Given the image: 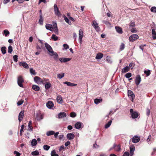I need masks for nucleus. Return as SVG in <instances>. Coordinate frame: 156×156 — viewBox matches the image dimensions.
<instances>
[{
    "instance_id": "f257e3e1",
    "label": "nucleus",
    "mask_w": 156,
    "mask_h": 156,
    "mask_svg": "<svg viewBox=\"0 0 156 156\" xmlns=\"http://www.w3.org/2000/svg\"><path fill=\"white\" fill-rule=\"evenodd\" d=\"M54 10L55 14L58 17H61L62 14L60 12L56 4H55L54 6Z\"/></svg>"
},
{
    "instance_id": "f03ea898",
    "label": "nucleus",
    "mask_w": 156,
    "mask_h": 156,
    "mask_svg": "<svg viewBox=\"0 0 156 156\" xmlns=\"http://www.w3.org/2000/svg\"><path fill=\"white\" fill-rule=\"evenodd\" d=\"M24 82V80L22 76H19L17 79V83L18 85L21 87H23L22 83Z\"/></svg>"
},
{
    "instance_id": "7ed1b4c3",
    "label": "nucleus",
    "mask_w": 156,
    "mask_h": 156,
    "mask_svg": "<svg viewBox=\"0 0 156 156\" xmlns=\"http://www.w3.org/2000/svg\"><path fill=\"white\" fill-rule=\"evenodd\" d=\"M130 112L133 119H136L138 117L139 114L137 112H134L133 109H131L130 110Z\"/></svg>"
},
{
    "instance_id": "20e7f679",
    "label": "nucleus",
    "mask_w": 156,
    "mask_h": 156,
    "mask_svg": "<svg viewBox=\"0 0 156 156\" xmlns=\"http://www.w3.org/2000/svg\"><path fill=\"white\" fill-rule=\"evenodd\" d=\"M128 95L130 98H131L130 100L131 101L133 102L135 98V95L133 92L130 90H128Z\"/></svg>"
},
{
    "instance_id": "39448f33",
    "label": "nucleus",
    "mask_w": 156,
    "mask_h": 156,
    "mask_svg": "<svg viewBox=\"0 0 156 156\" xmlns=\"http://www.w3.org/2000/svg\"><path fill=\"white\" fill-rule=\"evenodd\" d=\"M139 38L138 36L136 34H133L131 35L129 37V41L133 42Z\"/></svg>"
},
{
    "instance_id": "423d86ee",
    "label": "nucleus",
    "mask_w": 156,
    "mask_h": 156,
    "mask_svg": "<svg viewBox=\"0 0 156 156\" xmlns=\"http://www.w3.org/2000/svg\"><path fill=\"white\" fill-rule=\"evenodd\" d=\"M34 81L38 84H41L42 82V79L38 76H35L34 78Z\"/></svg>"
},
{
    "instance_id": "0eeeda50",
    "label": "nucleus",
    "mask_w": 156,
    "mask_h": 156,
    "mask_svg": "<svg viewBox=\"0 0 156 156\" xmlns=\"http://www.w3.org/2000/svg\"><path fill=\"white\" fill-rule=\"evenodd\" d=\"M141 80L140 76L139 75H137L135 80V83L137 86H138L140 83Z\"/></svg>"
},
{
    "instance_id": "6e6552de",
    "label": "nucleus",
    "mask_w": 156,
    "mask_h": 156,
    "mask_svg": "<svg viewBox=\"0 0 156 156\" xmlns=\"http://www.w3.org/2000/svg\"><path fill=\"white\" fill-rule=\"evenodd\" d=\"M44 44L46 49L50 53V54L53 53V52L54 51L53 50L52 48L48 44L46 43Z\"/></svg>"
},
{
    "instance_id": "1a4fd4ad",
    "label": "nucleus",
    "mask_w": 156,
    "mask_h": 156,
    "mask_svg": "<svg viewBox=\"0 0 156 156\" xmlns=\"http://www.w3.org/2000/svg\"><path fill=\"white\" fill-rule=\"evenodd\" d=\"M93 26H94V28L97 31H99L100 30V28L98 26V24L95 20H94L92 22Z\"/></svg>"
},
{
    "instance_id": "9d476101",
    "label": "nucleus",
    "mask_w": 156,
    "mask_h": 156,
    "mask_svg": "<svg viewBox=\"0 0 156 156\" xmlns=\"http://www.w3.org/2000/svg\"><path fill=\"white\" fill-rule=\"evenodd\" d=\"M71 59V58H61L59 59V60L62 63L70 61Z\"/></svg>"
},
{
    "instance_id": "9b49d317",
    "label": "nucleus",
    "mask_w": 156,
    "mask_h": 156,
    "mask_svg": "<svg viewBox=\"0 0 156 156\" xmlns=\"http://www.w3.org/2000/svg\"><path fill=\"white\" fill-rule=\"evenodd\" d=\"M132 141L134 143H136L139 142L140 140V138L137 136H134L132 139Z\"/></svg>"
},
{
    "instance_id": "f8f14e48",
    "label": "nucleus",
    "mask_w": 156,
    "mask_h": 156,
    "mask_svg": "<svg viewBox=\"0 0 156 156\" xmlns=\"http://www.w3.org/2000/svg\"><path fill=\"white\" fill-rule=\"evenodd\" d=\"M24 111H21L19 114L18 120L20 122H21L23 120L24 116Z\"/></svg>"
},
{
    "instance_id": "ddd939ff",
    "label": "nucleus",
    "mask_w": 156,
    "mask_h": 156,
    "mask_svg": "<svg viewBox=\"0 0 156 156\" xmlns=\"http://www.w3.org/2000/svg\"><path fill=\"white\" fill-rule=\"evenodd\" d=\"M83 37V30L80 29L79 33V39L80 42L82 41V38Z\"/></svg>"
},
{
    "instance_id": "4468645a",
    "label": "nucleus",
    "mask_w": 156,
    "mask_h": 156,
    "mask_svg": "<svg viewBox=\"0 0 156 156\" xmlns=\"http://www.w3.org/2000/svg\"><path fill=\"white\" fill-rule=\"evenodd\" d=\"M45 27L48 30L51 31H53V27H52V25L49 24H46L45 25Z\"/></svg>"
},
{
    "instance_id": "2eb2a0df",
    "label": "nucleus",
    "mask_w": 156,
    "mask_h": 156,
    "mask_svg": "<svg viewBox=\"0 0 156 156\" xmlns=\"http://www.w3.org/2000/svg\"><path fill=\"white\" fill-rule=\"evenodd\" d=\"M19 65L20 66H23L26 69L29 68V66L26 62H21L19 63Z\"/></svg>"
},
{
    "instance_id": "dca6fc26",
    "label": "nucleus",
    "mask_w": 156,
    "mask_h": 156,
    "mask_svg": "<svg viewBox=\"0 0 156 156\" xmlns=\"http://www.w3.org/2000/svg\"><path fill=\"white\" fill-rule=\"evenodd\" d=\"M66 116V113L64 112H61L58 114V119H62Z\"/></svg>"
},
{
    "instance_id": "f3484780",
    "label": "nucleus",
    "mask_w": 156,
    "mask_h": 156,
    "mask_svg": "<svg viewBox=\"0 0 156 156\" xmlns=\"http://www.w3.org/2000/svg\"><path fill=\"white\" fill-rule=\"evenodd\" d=\"M75 135L72 133H69L67 135V138L69 140H72L74 139Z\"/></svg>"
},
{
    "instance_id": "a211bd4d",
    "label": "nucleus",
    "mask_w": 156,
    "mask_h": 156,
    "mask_svg": "<svg viewBox=\"0 0 156 156\" xmlns=\"http://www.w3.org/2000/svg\"><path fill=\"white\" fill-rule=\"evenodd\" d=\"M50 55L51 56H54L53 58L56 61H57L58 59V55L56 52L53 51V53L50 54Z\"/></svg>"
},
{
    "instance_id": "6ab92c4d",
    "label": "nucleus",
    "mask_w": 156,
    "mask_h": 156,
    "mask_svg": "<svg viewBox=\"0 0 156 156\" xmlns=\"http://www.w3.org/2000/svg\"><path fill=\"white\" fill-rule=\"evenodd\" d=\"M53 103L52 101H49L46 104L47 107L49 108H51L53 106Z\"/></svg>"
},
{
    "instance_id": "aec40b11",
    "label": "nucleus",
    "mask_w": 156,
    "mask_h": 156,
    "mask_svg": "<svg viewBox=\"0 0 156 156\" xmlns=\"http://www.w3.org/2000/svg\"><path fill=\"white\" fill-rule=\"evenodd\" d=\"M135 151V147L133 145L131 146L130 147V152L131 156H132Z\"/></svg>"
},
{
    "instance_id": "412c9836",
    "label": "nucleus",
    "mask_w": 156,
    "mask_h": 156,
    "mask_svg": "<svg viewBox=\"0 0 156 156\" xmlns=\"http://www.w3.org/2000/svg\"><path fill=\"white\" fill-rule=\"evenodd\" d=\"M115 29L117 32L120 34H122V28L119 27H115Z\"/></svg>"
},
{
    "instance_id": "4be33fe9",
    "label": "nucleus",
    "mask_w": 156,
    "mask_h": 156,
    "mask_svg": "<svg viewBox=\"0 0 156 156\" xmlns=\"http://www.w3.org/2000/svg\"><path fill=\"white\" fill-rule=\"evenodd\" d=\"M64 83L66 84L67 86L70 87L75 86L77 85L76 84L73 83L69 82L66 81Z\"/></svg>"
},
{
    "instance_id": "5701e85b",
    "label": "nucleus",
    "mask_w": 156,
    "mask_h": 156,
    "mask_svg": "<svg viewBox=\"0 0 156 156\" xmlns=\"http://www.w3.org/2000/svg\"><path fill=\"white\" fill-rule=\"evenodd\" d=\"M82 123L80 122H78L75 124V127L76 129H79L81 127Z\"/></svg>"
},
{
    "instance_id": "b1692460",
    "label": "nucleus",
    "mask_w": 156,
    "mask_h": 156,
    "mask_svg": "<svg viewBox=\"0 0 156 156\" xmlns=\"http://www.w3.org/2000/svg\"><path fill=\"white\" fill-rule=\"evenodd\" d=\"M103 56V54L101 53H98L95 57L96 59H100L102 58Z\"/></svg>"
},
{
    "instance_id": "393cba45",
    "label": "nucleus",
    "mask_w": 156,
    "mask_h": 156,
    "mask_svg": "<svg viewBox=\"0 0 156 156\" xmlns=\"http://www.w3.org/2000/svg\"><path fill=\"white\" fill-rule=\"evenodd\" d=\"M114 147L115 150L117 151H120L121 149L120 146L119 145H116L114 144Z\"/></svg>"
},
{
    "instance_id": "a878e982",
    "label": "nucleus",
    "mask_w": 156,
    "mask_h": 156,
    "mask_svg": "<svg viewBox=\"0 0 156 156\" xmlns=\"http://www.w3.org/2000/svg\"><path fill=\"white\" fill-rule=\"evenodd\" d=\"M152 35L153 39H156V33L154 29H153L152 31Z\"/></svg>"
},
{
    "instance_id": "bb28decb",
    "label": "nucleus",
    "mask_w": 156,
    "mask_h": 156,
    "mask_svg": "<svg viewBox=\"0 0 156 156\" xmlns=\"http://www.w3.org/2000/svg\"><path fill=\"white\" fill-rule=\"evenodd\" d=\"M51 86V84L48 82L45 85V88L46 90H48Z\"/></svg>"
},
{
    "instance_id": "cd10ccee",
    "label": "nucleus",
    "mask_w": 156,
    "mask_h": 156,
    "mask_svg": "<svg viewBox=\"0 0 156 156\" xmlns=\"http://www.w3.org/2000/svg\"><path fill=\"white\" fill-rule=\"evenodd\" d=\"M32 88L33 89L36 91H38L40 90L39 87L37 85H33L32 86Z\"/></svg>"
},
{
    "instance_id": "c85d7f7f",
    "label": "nucleus",
    "mask_w": 156,
    "mask_h": 156,
    "mask_svg": "<svg viewBox=\"0 0 156 156\" xmlns=\"http://www.w3.org/2000/svg\"><path fill=\"white\" fill-rule=\"evenodd\" d=\"M28 130H31L32 131L33 130V127H32V122L31 121H30L28 123Z\"/></svg>"
},
{
    "instance_id": "c756f323",
    "label": "nucleus",
    "mask_w": 156,
    "mask_h": 156,
    "mask_svg": "<svg viewBox=\"0 0 156 156\" xmlns=\"http://www.w3.org/2000/svg\"><path fill=\"white\" fill-rule=\"evenodd\" d=\"M102 101L101 99L96 98L94 100V102L96 104H98L99 103L101 102Z\"/></svg>"
},
{
    "instance_id": "7c9ffc66",
    "label": "nucleus",
    "mask_w": 156,
    "mask_h": 156,
    "mask_svg": "<svg viewBox=\"0 0 156 156\" xmlns=\"http://www.w3.org/2000/svg\"><path fill=\"white\" fill-rule=\"evenodd\" d=\"M37 144V141L36 139H34L32 140L31 143V145L32 146H34Z\"/></svg>"
},
{
    "instance_id": "2f4dec72",
    "label": "nucleus",
    "mask_w": 156,
    "mask_h": 156,
    "mask_svg": "<svg viewBox=\"0 0 156 156\" xmlns=\"http://www.w3.org/2000/svg\"><path fill=\"white\" fill-rule=\"evenodd\" d=\"M57 102L59 103H62V97L60 96H57L56 98Z\"/></svg>"
},
{
    "instance_id": "473e14b6",
    "label": "nucleus",
    "mask_w": 156,
    "mask_h": 156,
    "mask_svg": "<svg viewBox=\"0 0 156 156\" xmlns=\"http://www.w3.org/2000/svg\"><path fill=\"white\" fill-rule=\"evenodd\" d=\"M43 118V116L41 114H37L36 119L38 121H40Z\"/></svg>"
},
{
    "instance_id": "72a5a7b5",
    "label": "nucleus",
    "mask_w": 156,
    "mask_h": 156,
    "mask_svg": "<svg viewBox=\"0 0 156 156\" xmlns=\"http://www.w3.org/2000/svg\"><path fill=\"white\" fill-rule=\"evenodd\" d=\"M112 121L111 120H110L105 125V128L107 129L109 127L112 123Z\"/></svg>"
},
{
    "instance_id": "f704fd0d",
    "label": "nucleus",
    "mask_w": 156,
    "mask_h": 156,
    "mask_svg": "<svg viewBox=\"0 0 156 156\" xmlns=\"http://www.w3.org/2000/svg\"><path fill=\"white\" fill-rule=\"evenodd\" d=\"M64 19L65 21L69 24V25H71V23L69 21V19L68 18L66 17L65 16H64Z\"/></svg>"
},
{
    "instance_id": "c9c22d12",
    "label": "nucleus",
    "mask_w": 156,
    "mask_h": 156,
    "mask_svg": "<svg viewBox=\"0 0 156 156\" xmlns=\"http://www.w3.org/2000/svg\"><path fill=\"white\" fill-rule=\"evenodd\" d=\"M55 133V132L53 131H50L47 132L46 135L47 136H49L52 135Z\"/></svg>"
},
{
    "instance_id": "e433bc0d",
    "label": "nucleus",
    "mask_w": 156,
    "mask_h": 156,
    "mask_svg": "<svg viewBox=\"0 0 156 156\" xmlns=\"http://www.w3.org/2000/svg\"><path fill=\"white\" fill-rule=\"evenodd\" d=\"M129 70V67L128 66H126L123 68L122 70L123 73H125L128 72Z\"/></svg>"
},
{
    "instance_id": "4c0bfd02",
    "label": "nucleus",
    "mask_w": 156,
    "mask_h": 156,
    "mask_svg": "<svg viewBox=\"0 0 156 156\" xmlns=\"http://www.w3.org/2000/svg\"><path fill=\"white\" fill-rule=\"evenodd\" d=\"M144 73L147 76H149L151 73V72L150 70H145L144 71Z\"/></svg>"
},
{
    "instance_id": "58836bf2",
    "label": "nucleus",
    "mask_w": 156,
    "mask_h": 156,
    "mask_svg": "<svg viewBox=\"0 0 156 156\" xmlns=\"http://www.w3.org/2000/svg\"><path fill=\"white\" fill-rule=\"evenodd\" d=\"M51 156H59L56 153L55 150H54L51 153Z\"/></svg>"
},
{
    "instance_id": "ea45409f",
    "label": "nucleus",
    "mask_w": 156,
    "mask_h": 156,
    "mask_svg": "<svg viewBox=\"0 0 156 156\" xmlns=\"http://www.w3.org/2000/svg\"><path fill=\"white\" fill-rule=\"evenodd\" d=\"M51 38L54 41H56L58 40V37L56 36L55 34H53L52 35Z\"/></svg>"
},
{
    "instance_id": "a19ab883",
    "label": "nucleus",
    "mask_w": 156,
    "mask_h": 156,
    "mask_svg": "<svg viewBox=\"0 0 156 156\" xmlns=\"http://www.w3.org/2000/svg\"><path fill=\"white\" fill-rule=\"evenodd\" d=\"M1 51L3 54H5L6 53V47L5 46L2 47L1 48Z\"/></svg>"
},
{
    "instance_id": "79ce46f5",
    "label": "nucleus",
    "mask_w": 156,
    "mask_h": 156,
    "mask_svg": "<svg viewBox=\"0 0 156 156\" xmlns=\"http://www.w3.org/2000/svg\"><path fill=\"white\" fill-rule=\"evenodd\" d=\"M102 22L108 26L110 27L111 25V23L107 21L103 20Z\"/></svg>"
},
{
    "instance_id": "37998d69",
    "label": "nucleus",
    "mask_w": 156,
    "mask_h": 156,
    "mask_svg": "<svg viewBox=\"0 0 156 156\" xmlns=\"http://www.w3.org/2000/svg\"><path fill=\"white\" fill-rule=\"evenodd\" d=\"M64 76V73H61V74H59L57 75V77L59 79H61Z\"/></svg>"
},
{
    "instance_id": "c03bdc74",
    "label": "nucleus",
    "mask_w": 156,
    "mask_h": 156,
    "mask_svg": "<svg viewBox=\"0 0 156 156\" xmlns=\"http://www.w3.org/2000/svg\"><path fill=\"white\" fill-rule=\"evenodd\" d=\"M30 73L32 74H33L34 75H36V73L35 72V70L32 68L30 69Z\"/></svg>"
},
{
    "instance_id": "a18cd8bd",
    "label": "nucleus",
    "mask_w": 156,
    "mask_h": 156,
    "mask_svg": "<svg viewBox=\"0 0 156 156\" xmlns=\"http://www.w3.org/2000/svg\"><path fill=\"white\" fill-rule=\"evenodd\" d=\"M31 154L33 155H39V153L37 151H35L31 152Z\"/></svg>"
},
{
    "instance_id": "49530a36",
    "label": "nucleus",
    "mask_w": 156,
    "mask_h": 156,
    "mask_svg": "<svg viewBox=\"0 0 156 156\" xmlns=\"http://www.w3.org/2000/svg\"><path fill=\"white\" fill-rule=\"evenodd\" d=\"M50 147L49 146L46 145H44L43 146L44 149L46 151H48L50 148Z\"/></svg>"
},
{
    "instance_id": "de8ad7c7",
    "label": "nucleus",
    "mask_w": 156,
    "mask_h": 156,
    "mask_svg": "<svg viewBox=\"0 0 156 156\" xmlns=\"http://www.w3.org/2000/svg\"><path fill=\"white\" fill-rule=\"evenodd\" d=\"M13 49L12 46L10 45L8 47V52L9 53H11Z\"/></svg>"
},
{
    "instance_id": "09e8293b",
    "label": "nucleus",
    "mask_w": 156,
    "mask_h": 156,
    "mask_svg": "<svg viewBox=\"0 0 156 156\" xmlns=\"http://www.w3.org/2000/svg\"><path fill=\"white\" fill-rule=\"evenodd\" d=\"M130 31L132 33H136L137 32V30L135 28L133 27H131V28H129Z\"/></svg>"
},
{
    "instance_id": "8fccbe9b",
    "label": "nucleus",
    "mask_w": 156,
    "mask_h": 156,
    "mask_svg": "<svg viewBox=\"0 0 156 156\" xmlns=\"http://www.w3.org/2000/svg\"><path fill=\"white\" fill-rule=\"evenodd\" d=\"M125 44L123 43H122L120 46V50L122 51L125 48Z\"/></svg>"
},
{
    "instance_id": "3c124183",
    "label": "nucleus",
    "mask_w": 156,
    "mask_h": 156,
    "mask_svg": "<svg viewBox=\"0 0 156 156\" xmlns=\"http://www.w3.org/2000/svg\"><path fill=\"white\" fill-rule=\"evenodd\" d=\"M3 33L5 34V36H7L9 34V32L7 30H4Z\"/></svg>"
},
{
    "instance_id": "603ef678",
    "label": "nucleus",
    "mask_w": 156,
    "mask_h": 156,
    "mask_svg": "<svg viewBox=\"0 0 156 156\" xmlns=\"http://www.w3.org/2000/svg\"><path fill=\"white\" fill-rule=\"evenodd\" d=\"M132 76V74L130 73H126L125 75V76L126 78H129L130 77Z\"/></svg>"
},
{
    "instance_id": "864d4df0",
    "label": "nucleus",
    "mask_w": 156,
    "mask_h": 156,
    "mask_svg": "<svg viewBox=\"0 0 156 156\" xmlns=\"http://www.w3.org/2000/svg\"><path fill=\"white\" fill-rule=\"evenodd\" d=\"M24 102V100H21L17 102V104L18 105L20 106L22 105Z\"/></svg>"
},
{
    "instance_id": "5fc2aeb1",
    "label": "nucleus",
    "mask_w": 156,
    "mask_h": 156,
    "mask_svg": "<svg viewBox=\"0 0 156 156\" xmlns=\"http://www.w3.org/2000/svg\"><path fill=\"white\" fill-rule=\"evenodd\" d=\"M76 113L75 112H71L70 114V116L72 117H75L76 116Z\"/></svg>"
},
{
    "instance_id": "6e6d98bb",
    "label": "nucleus",
    "mask_w": 156,
    "mask_h": 156,
    "mask_svg": "<svg viewBox=\"0 0 156 156\" xmlns=\"http://www.w3.org/2000/svg\"><path fill=\"white\" fill-rule=\"evenodd\" d=\"M134 66L135 64L133 63H130L129 64V66L128 67H129V68L131 69H132L133 68V67H134Z\"/></svg>"
},
{
    "instance_id": "4d7b16f0",
    "label": "nucleus",
    "mask_w": 156,
    "mask_h": 156,
    "mask_svg": "<svg viewBox=\"0 0 156 156\" xmlns=\"http://www.w3.org/2000/svg\"><path fill=\"white\" fill-rule=\"evenodd\" d=\"M135 23L134 22H131L129 25V28H131V27H135Z\"/></svg>"
},
{
    "instance_id": "13d9d810",
    "label": "nucleus",
    "mask_w": 156,
    "mask_h": 156,
    "mask_svg": "<svg viewBox=\"0 0 156 156\" xmlns=\"http://www.w3.org/2000/svg\"><path fill=\"white\" fill-rule=\"evenodd\" d=\"M151 11L152 12H156V7H153L151 9Z\"/></svg>"
},
{
    "instance_id": "bf43d9fd",
    "label": "nucleus",
    "mask_w": 156,
    "mask_h": 156,
    "mask_svg": "<svg viewBox=\"0 0 156 156\" xmlns=\"http://www.w3.org/2000/svg\"><path fill=\"white\" fill-rule=\"evenodd\" d=\"M54 28L53 30H54V32L56 34H58V27H57V28L56 27V28Z\"/></svg>"
},
{
    "instance_id": "052dcab7",
    "label": "nucleus",
    "mask_w": 156,
    "mask_h": 156,
    "mask_svg": "<svg viewBox=\"0 0 156 156\" xmlns=\"http://www.w3.org/2000/svg\"><path fill=\"white\" fill-rule=\"evenodd\" d=\"M17 57L18 56L16 55H15L13 56V59L14 60V61L15 62H17Z\"/></svg>"
},
{
    "instance_id": "680f3d73",
    "label": "nucleus",
    "mask_w": 156,
    "mask_h": 156,
    "mask_svg": "<svg viewBox=\"0 0 156 156\" xmlns=\"http://www.w3.org/2000/svg\"><path fill=\"white\" fill-rule=\"evenodd\" d=\"M49 81V80L47 79H44V80H42V83L43 84H46L47 82H48Z\"/></svg>"
},
{
    "instance_id": "e2e57ef3",
    "label": "nucleus",
    "mask_w": 156,
    "mask_h": 156,
    "mask_svg": "<svg viewBox=\"0 0 156 156\" xmlns=\"http://www.w3.org/2000/svg\"><path fill=\"white\" fill-rule=\"evenodd\" d=\"M24 127V125L23 124L21 126V128L20 131V134L21 135V134L22 133V132H23Z\"/></svg>"
},
{
    "instance_id": "0e129e2a",
    "label": "nucleus",
    "mask_w": 156,
    "mask_h": 156,
    "mask_svg": "<svg viewBox=\"0 0 156 156\" xmlns=\"http://www.w3.org/2000/svg\"><path fill=\"white\" fill-rule=\"evenodd\" d=\"M63 46L64 47V48H65L66 49H68L69 48V46L67 44H64L63 45Z\"/></svg>"
},
{
    "instance_id": "69168bd1",
    "label": "nucleus",
    "mask_w": 156,
    "mask_h": 156,
    "mask_svg": "<svg viewBox=\"0 0 156 156\" xmlns=\"http://www.w3.org/2000/svg\"><path fill=\"white\" fill-rule=\"evenodd\" d=\"M150 110L148 108H147L146 109V114L147 116H148L150 114Z\"/></svg>"
},
{
    "instance_id": "338daca9",
    "label": "nucleus",
    "mask_w": 156,
    "mask_h": 156,
    "mask_svg": "<svg viewBox=\"0 0 156 156\" xmlns=\"http://www.w3.org/2000/svg\"><path fill=\"white\" fill-rule=\"evenodd\" d=\"M14 154H16V156H20L21 155L20 153L17 151H14Z\"/></svg>"
},
{
    "instance_id": "774afa93",
    "label": "nucleus",
    "mask_w": 156,
    "mask_h": 156,
    "mask_svg": "<svg viewBox=\"0 0 156 156\" xmlns=\"http://www.w3.org/2000/svg\"><path fill=\"white\" fill-rule=\"evenodd\" d=\"M39 23L41 25H43V19H39Z\"/></svg>"
}]
</instances>
